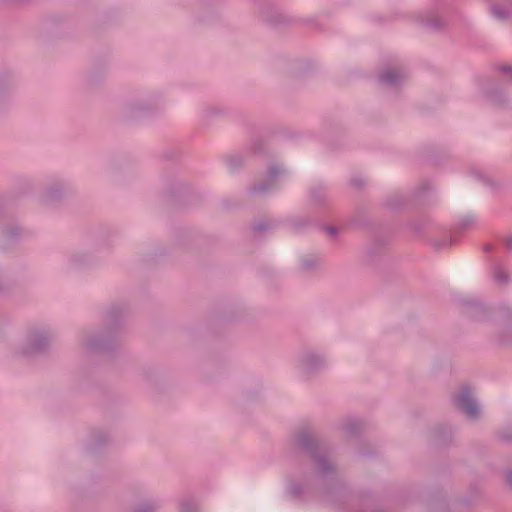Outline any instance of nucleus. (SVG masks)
Masks as SVG:
<instances>
[{
  "instance_id": "20",
  "label": "nucleus",
  "mask_w": 512,
  "mask_h": 512,
  "mask_svg": "<svg viewBox=\"0 0 512 512\" xmlns=\"http://www.w3.org/2000/svg\"><path fill=\"white\" fill-rule=\"evenodd\" d=\"M427 227V222L416 221L411 224V229L416 235H420L421 232Z\"/></svg>"
},
{
  "instance_id": "8",
  "label": "nucleus",
  "mask_w": 512,
  "mask_h": 512,
  "mask_svg": "<svg viewBox=\"0 0 512 512\" xmlns=\"http://www.w3.org/2000/svg\"><path fill=\"white\" fill-rule=\"evenodd\" d=\"M63 193L64 189L60 183L53 184L47 188L45 195L43 196V202L47 205L53 204L61 199Z\"/></svg>"
},
{
  "instance_id": "35",
  "label": "nucleus",
  "mask_w": 512,
  "mask_h": 512,
  "mask_svg": "<svg viewBox=\"0 0 512 512\" xmlns=\"http://www.w3.org/2000/svg\"><path fill=\"white\" fill-rule=\"evenodd\" d=\"M428 25L433 28H437L439 26V24L436 21H429Z\"/></svg>"
},
{
  "instance_id": "6",
  "label": "nucleus",
  "mask_w": 512,
  "mask_h": 512,
  "mask_svg": "<svg viewBox=\"0 0 512 512\" xmlns=\"http://www.w3.org/2000/svg\"><path fill=\"white\" fill-rule=\"evenodd\" d=\"M403 79L404 74L393 68H387L377 76L378 82L388 87H396Z\"/></svg>"
},
{
  "instance_id": "27",
  "label": "nucleus",
  "mask_w": 512,
  "mask_h": 512,
  "mask_svg": "<svg viewBox=\"0 0 512 512\" xmlns=\"http://www.w3.org/2000/svg\"><path fill=\"white\" fill-rule=\"evenodd\" d=\"M498 70L502 73L508 74L512 78V67L509 65H500Z\"/></svg>"
},
{
  "instance_id": "11",
  "label": "nucleus",
  "mask_w": 512,
  "mask_h": 512,
  "mask_svg": "<svg viewBox=\"0 0 512 512\" xmlns=\"http://www.w3.org/2000/svg\"><path fill=\"white\" fill-rule=\"evenodd\" d=\"M463 304L471 309L469 315L474 319H480L486 313V307L478 300H467Z\"/></svg>"
},
{
  "instance_id": "15",
  "label": "nucleus",
  "mask_w": 512,
  "mask_h": 512,
  "mask_svg": "<svg viewBox=\"0 0 512 512\" xmlns=\"http://www.w3.org/2000/svg\"><path fill=\"white\" fill-rule=\"evenodd\" d=\"M490 11L494 18L502 21L507 20L511 16V13L508 10L503 9L502 7L496 4H493L490 7Z\"/></svg>"
},
{
  "instance_id": "21",
  "label": "nucleus",
  "mask_w": 512,
  "mask_h": 512,
  "mask_svg": "<svg viewBox=\"0 0 512 512\" xmlns=\"http://www.w3.org/2000/svg\"><path fill=\"white\" fill-rule=\"evenodd\" d=\"M304 270H311L317 265V260L313 258L304 259L301 263Z\"/></svg>"
},
{
  "instance_id": "25",
  "label": "nucleus",
  "mask_w": 512,
  "mask_h": 512,
  "mask_svg": "<svg viewBox=\"0 0 512 512\" xmlns=\"http://www.w3.org/2000/svg\"><path fill=\"white\" fill-rule=\"evenodd\" d=\"M451 243L448 239H443L442 241H433L432 245L435 247V249H440L441 247L448 246Z\"/></svg>"
},
{
  "instance_id": "31",
  "label": "nucleus",
  "mask_w": 512,
  "mask_h": 512,
  "mask_svg": "<svg viewBox=\"0 0 512 512\" xmlns=\"http://www.w3.org/2000/svg\"><path fill=\"white\" fill-rule=\"evenodd\" d=\"M506 478L507 484L509 485L510 488H512V469L507 471Z\"/></svg>"
},
{
  "instance_id": "28",
  "label": "nucleus",
  "mask_w": 512,
  "mask_h": 512,
  "mask_svg": "<svg viewBox=\"0 0 512 512\" xmlns=\"http://www.w3.org/2000/svg\"><path fill=\"white\" fill-rule=\"evenodd\" d=\"M119 315H120V312L117 308H112L109 312H108V316L111 320H117L119 318Z\"/></svg>"
},
{
  "instance_id": "37",
  "label": "nucleus",
  "mask_w": 512,
  "mask_h": 512,
  "mask_svg": "<svg viewBox=\"0 0 512 512\" xmlns=\"http://www.w3.org/2000/svg\"><path fill=\"white\" fill-rule=\"evenodd\" d=\"M257 144H258V142H256V143H255V149H256L257 151H260V150H261V148H260L259 146H257Z\"/></svg>"
},
{
  "instance_id": "33",
  "label": "nucleus",
  "mask_w": 512,
  "mask_h": 512,
  "mask_svg": "<svg viewBox=\"0 0 512 512\" xmlns=\"http://www.w3.org/2000/svg\"><path fill=\"white\" fill-rule=\"evenodd\" d=\"M325 230L330 234V235H335L337 233V230L335 227L333 226H326L325 227Z\"/></svg>"
},
{
  "instance_id": "14",
  "label": "nucleus",
  "mask_w": 512,
  "mask_h": 512,
  "mask_svg": "<svg viewBox=\"0 0 512 512\" xmlns=\"http://www.w3.org/2000/svg\"><path fill=\"white\" fill-rule=\"evenodd\" d=\"M493 278L500 285H505L509 282V276L501 264L494 267Z\"/></svg>"
},
{
  "instance_id": "9",
  "label": "nucleus",
  "mask_w": 512,
  "mask_h": 512,
  "mask_svg": "<svg viewBox=\"0 0 512 512\" xmlns=\"http://www.w3.org/2000/svg\"><path fill=\"white\" fill-rule=\"evenodd\" d=\"M485 94L489 103L494 107L501 108L504 107L507 103L505 95H503V93L497 87H492L486 91Z\"/></svg>"
},
{
  "instance_id": "17",
  "label": "nucleus",
  "mask_w": 512,
  "mask_h": 512,
  "mask_svg": "<svg viewBox=\"0 0 512 512\" xmlns=\"http://www.w3.org/2000/svg\"><path fill=\"white\" fill-rule=\"evenodd\" d=\"M226 163L231 170H235L241 165L242 160L239 156L232 155L226 158Z\"/></svg>"
},
{
  "instance_id": "10",
  "label": "nucleus",
  "mask_w": 512,
  "mask_h": 512,
  "mask_svg": "<svg viewBox=\"0 0 512 512\" xmlns=\"http://www.w3.org/2000/svg\"><path fill=\"white\" fill-rule=\"evenodd\" d=\"M161 507V501L157 498L142 500L134 509V512H157Z\"/></svg>"
},
{
  "instance_id": "13",
  "label": "nucleus",
  "mask_w": 512,
  "mask_h": 512,
  "mask_svg": "<svg viewBox=\"0 0 512 512\" xmlns=\"http://www.w3.org/2000/svg\"><path fill=\"white\" fill-rule=\"evenodd\" d=\"M310 200L315 204H321L326 201L325 188L322 185H317L310 190Z\"/></svg>"
},
{
  "instance_id": "22",
  "label": "nucleus",
  "mask_w": 512,
  "mask_h": 512,
  "mask_svg": "<svg viewBox=\"0 0 512 512\" xmlns=\"http://www.w3.org/2000/svg\"><path fill=\"white\" fill-rule=\"evenodd\" d=\"M20 234V229L17 227L9 228L5 231V238L14 239Z\"/></svg>"
},
{
  "instance_id": "7",
  "label": "nucleus",
  "mask_w": 512,
  "mask_h": 512,
  "mask_svg": "<svg viewBox=\"0 0 512 512\" xmlns=\"http://www.w3.org/2000/svg\"><path fill=\"white\" fill-rule=\"evenodd\" d=\"M85 347L89 351H107L110 348L109 341L103 336L94 335L91 336L85 342Z\"/></svg>"
},
{
  "instance_id": "36",
  "label": "nucleus",
  "mask_w": 512,
  "mask_h": 512,
  "mask_svg": "<svg viewBox=\"0 0 512 512\" xmlns=\"http://www.w3.org/2000/svg\"><path fill=\"white\" fill-rule=\"evenodd\" d=\"M491 250H492V246L490 244H487V245L484 246V251L485 252H489Z\"/></svg>"
},
{
  "instance_id": "30",
  "label": "nucleus",
  "mask_w": 512,
  "mask_h": 512,
  "mask_svg": "<svg viewBox=\"0 0 512 512\" xmlns=\"http://www.w3.org/2000/svg\"><path fill=\"white\" fill-rule=\"evenodd\" d=\"M501 310L505 313L506 316L512 317V308L507 305H502Z\"/></svg>"
},
{
  "instance_id": "38",
  "label": "nucleus",
  "mask_w": 512,
  "mask_h": 512,
  "mask_svg": "<svg viewBox=\"0 0 512 512\" xmlns=\"http://www.w3.org/2000/svg\"><path fill=\"white\" fill-rule=\"evenodd\" d=\"M103 442H105V440H104V439H99V440H97V443H98V444L103 443Z\"/></svg>"
},
{
  "instance_id": "24",
  "label": "nucleus",
  "mask_w": 512,
  "mask_h": 512,
  "mask_svg": "<svg viewBox=\"0 0 512 512\" xmlns=\"http://www.w3.org/2000/svg\"><path fill=\"white\" fill-rule=\"evenodd\" d=\"M402 203V198L399 196L395 197V202L392 199H388L386 205L390 208H396Z\"/></svg>"
},
{
  "instance_id": "1",
  "label": "nucleus",
  "mask_w": 512,
  "mask_h": 512,
  "mask_svg": "<svg viewBox=\"0 0 512 512\" xmlns=\"http://www.w3.org/2000/svg\"><path fill=\"white\" fill-rule=\"evenodd\" d=\"M293 444L296 448L293 456L295 461L307 460L311 468L302 483L295 481L289 483V496L303 501L313 491L321 496L327 494L335 480V467L328 458L322 442L310 430L302 429L294 437Z\"/></svg>"
},
{
  "instance_id": "23",
  "label": "nucleus",
  "mask_w": 512,
  "mask_h": 512,
  "mask_svg": "<svg viewBox=\"0 0 512 512\" xmlns=\"http://www.w3.org/2000/svg\"><path fill=\"white\" fill-rule=\"evenodd\" d=\"M265 20L271 24H280L282 23V15L278 14L275 18L268 15V13L264 16Z\"/></svg>"
},
{
  "instance_id": "19",
  "label": "nucleus",
  "mask_w": 512,
  "mask_h": 512,
  "mask_svg": "<svg viewBox=\"0 0 512 512\" xmlns=\"http://www.w3.org/2000/svg\"><path fill=\"white\" fill-rule=\"evenodd\" d=\"M271 227V223L268 221H260L254 226V234L258 235L266 230H268Z\"/></svg>"
},
{
  "instance_id": "32",
  "label": "nucleus",
  "mask_w": 512,
  "mask_h": 512,
  "mask_svg": "<svg viewBox=\"0 0 512 512\" xmlns=\"http://www.w3.org/2000/svg\"><path fill=\"white\" fill-rule=\"evenodd\" d=\"M506 247L509 251H512V235L508 236L505 240Z\"/></svg>"
},
{
  "instance_id": "26",
  "label": "nucleus",
  "mask_w": 512,
  "mask_h": 512,
  "mask_svg": "<svg viewBox=\"0 0 512 512\" xmlns=\"http://www.w3.org/2000/svg\"><path fill=\"white\" fill-rule=\"evenodd\" d=\"M499 437L503 442H512V432L510 431L501 432Z\"/></svg>"
},
{
  "instance_id": "4",
  "label": "nucleus",
  "mask_w": 512,
  "mask_h": 512,
  "mask_svg": "<svg viewBox=\"0 0 512 512\" xmlns=\"http://www.w3.org/2000/svg\"><path fill=\"white\" fill-rule=\"evenodd\" d=\"M284 173L278 164H272L267 171V178L250 188L251 194L266 193L274 187V179Z\"/></svg>"
},
{
  "instance_id": "2",
  "label": "nucleus",
  "mask_w": 512,
  "mask_h": 512,
  "mask_svg": "<svg viewBox=\"0 0 512 512\" xmlns=\"http://www.w3.org/2000/svg\"><path fill=\"white\" fill-rule=\"evenodd\" d=\"M454 406L464 413L467 418L475 420L480 415V408L477 401L473 398L469 386L464 385L458 394L452 396Z\"/></svg>"
},
{
  "instance_id": "16",
  "label": "nucleus",
  "mask_w": 512,
  "mask_h": 512,
  "mask_svg": "<svg viewBox=\"0 0 512 512\" xmlns=\"http://www.w3.org/2000/svg\"><path fill=\"white\" fill-rule=\"evenodd\" d=\"M361 427H362V423L360 420L352 419V420L347 421L344 424L343 429L348 434H355L361 429Z\"/></svg>"
},
{
  "instance_id": "18",
  "label": "nucleus",
  "mask_w": 512,
  "mask_h": 512,
  "mask_svg": "<svg viewBox=\"0 0 512 512\" xmlns=\"http://www.w3.org/2000/svg\"><path fill=\"white\" fill-rule=\"evenodd\" d=\"M476 223V219L474 216H465L460 220L459 226L461 229H468Z\"/></svg>"
},
{
  "instance_id": "3",
  "label": "nucleus",
  "mask_w": 512,
  "mask_h": 512,
  "mask_svg": "<svg viewBox=\"0 0 512 512\" xmlns=\"http://www.w3.org/2000/svg\"><path fill=\"white\" fill-rule=\"evenodd\" d=\"M50 337L45 330L31 332L27 335L24 346L20 350L23 356H33L48 350Z\"/></svg>"
},
{
  "instance_id": "34",
  "label": "nucleus",
  "mask_w": 512,
  "mask_h": 512,
  "mask_svg": "<svg viewBox=\"0 0 512 512\" xmlns=\"http://www.w3.org/2000/svg\"><path fill=\"white\" fill-rule=\"evenodd\" d=\"M478 178L486 185H489L490 182L482 175H478Z\"/></svg>"
},
{
  "instance_id": "12",
  "label": "nucleus",
  "mask_w": 512,
  "mask_h": 512,
  "mask_svg": "<svg viewBox=\"0 0 512 512\" xmlns=\"http://www.w3.org/2000/svg\"><path fill=\"white\" fill-rule=\"evenodd\" d=\"M179 511L180 512H198L199 506L198 502L194 497H184L181 499L179 503Z\"/></svg>"
},
{
  "instance_id": "5",
  "label": "nucleus",
  "mask_w": 512,
  "mask_h": 512,
  "mask_svg": "<svg viewBox=\"0 0 512 512\" xmlns=\"http://www.w3.org/2000/svg\"><path fill=\"white\" fill-rule=\"evenodd\" d=\"M324 365V358L313 351L305 352L301 357V370L305 374L313 373L321 369Z\"/></svg>"
},
{
  "instance_id": "29",
  "label": "nucleus",
  "mask_w": 512,
  "mask_h": 512,
  "mask_svg": "<svg viewBox=\"0 0 512 512\" xmlns=\"http://www.w3.org/2000/svg\"><path fill=\"white\" fill-rule=\"evenodd\" d=\"M351 185L354 187H361L363 185V181L359 177H354L350 181Z\"/></svg>"
}]
</instances>
